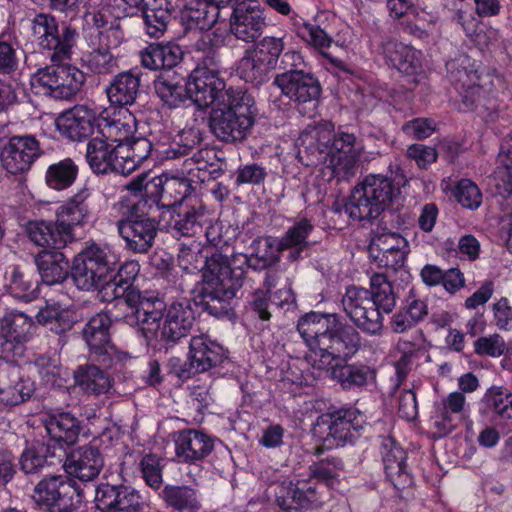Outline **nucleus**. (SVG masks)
Returning a JSON list of instances; mask_svg holds the SVG:
<instances>
[{"mask_svg": "<svg viewBox=\"0 0 512 512\" xmlns=\"http://www.w3.org/2000/svg\"><path fill=\"white\" fill-rule=\"evenodd\" d=\"M139 131L136 117L125 108L105 110L97 121L96 133L116 145L136 137Z\"/></svg>", "mask_w": 512, "mask_h": 512, "instance_id": "obj_16", "label": "nucleus"}, {"mask_svg": "<svg viewBox=\"0 0 512 512\" xmlns=\"http://www.w3.org/2000/svg\"><path fill=\"white\" fill-rule=\"evenodd\" d=\"M381 455L385 473L397 489H403L412 483L407 469L406 453L392 438H384L381 442Z\"/></svg>", "mask_w": 512, "mask_h": 512, "instance_id": "obj_29", "label": "nucleus"}, {"mask_svg": "<svg viewBox=\"0 0 512 512\" xmlns=\"http://www.w3.org/2000/svg\"><path fill=\"white\" fill-rule=\"evenodd\" d=\"M84 80L85 76L78 68L59 64L54 97L60 99L72 97L80 89Z\"/></svg>", "mask_w": 512, "mask_h": 512, "instance_id": "obj_57", "label": "nucleus"}, {"mask_svg": "<svg viewBox=\"0 0 512 512\" xmlns=\"http://www.w3.org/2000/svg\"><path fill=\"white\" fill-rule=\"evenodd\" d=\"M297 329L309 349L311 366L326 371L342 388L354 389L374 380L370 367L348 364L359 349L360 336L335 314L310 312L298 321Z\"/></svg>", "mask_w": 512, "mask_h": 512, "instance_id": "obj_1", "label": "nucleus"}, {"mask_svg": "<svg viewBox=\"0 0 512 512\" xmlns=\"http://www.w3.org/2000/svg\"><path fill=\"white\" fill-rule=\"evenodd\" d=\"M73 487L62 476H53L42 480L35 487L32 498L39 506L49 512H70Z\"/></svg>", "mask_w": 512, "mask_h": 512, "instance_id": "obj_18", "label": "nucleus"}, {"mask_svg": "<svg viewBox=\"0 0 512 512\" xmlns=\"http://www.w3.org/2000/svg\"><path fill=\"white\" fill-rule=\"evenodd\" d=\"M35 383L29 377H23L17 368L0 378V409H9L31 398Z\"/></svg>", "mask_w": 512, "mask_h": 512, "instance_id": "obj_32", "label": "nucleus"}, {"mask_svg": "<svg viewBox=\"0 0 512 512\" xmlns=\"http://www.w3.org/2000/svg\"><path fill=\"white\" fill-rule=\"evenodd\" d=\"M240 88L226 87L216 68L196 67L187 78V95L199 108L214 110Z\"/></svg>", "mask_w": 512, "mask_h": 512, "instance_id": "obj_9", "label": "nucleus"}, {"mask_svg": "<svg viewBox=\"0 0 512 512\" xmlns=\"http://www.w3.org/2000/svg\"><path fill=\"white\" fill-rule=\"evenodd\" d=\"M266 26L263 8L256 0H244L237 4L230 18V29L236 38L252 42Z\"/></svg>", "mask_w": 512, "mask_h": 512, "instance_id": "obj_15", "label": "nucleus"}, {"mask_svg": "<svg viewBox=\"0 0 512 512\" xmlns=\"http://www.w3.org/2000/svg\"><path fill=\"white\" fill-rule=\"evenodd\" d=\"M447 75L461 97L460 110L470 111L482 97L481 77L471 58L461 54L446 63Z\"/></svg>", "mask_w": 512, "mask_h": 512, "instance_id": "obj_10", "label": "nucleus"}, {"mask_svg": "<svg viewBox=\"0 0 512 512\" xmlns=\"http://www.w3.org/2000/svg\"><path fill=\"white\" fill-rule=\"evenodd\" d=\"M111 319L104 312L92 316L83 329V337L95 357H103L101 360L106 362V358L111 359L115 354V348L110 343L109 329Z\"/></svg>", "mask_w": 512, "mask_h": 512, "instance_id": "obj_28", "label": "nucleus"}, {"mask_svg": "<svg viewBox=\"0 0 512 512\" xmlns=\"http://www.w3.org/2000/svg\"><path fill=\"white\" fill-rule=\"evenodd\" d=\"M459 204L468 209H477L482 203V194L478 186L469 179H461L452 191Z\"/></svg>", "mask_w": 512, "mask_h": 512, "instance_id": "obj_62", "label": "nucleus"}, {"mask_svg": "<svg viewBox=\"0 0 512 512\" xmlns=\"http://www.w3.org/2000/svg\"><path fill=\"white\" fill-rule=\"evenodd\" d=\"M203 280L206 284V293L211 299L225 302L233 297L224 296V292L232 284L230 274L229 258L221 253H214L205 257V268Z\"/></svg>", "mask_w": 512, "mask_h": 512, "instance_id": "obj_22", "label": "nucleus"}, {"mask_svg": "<svg viewBox=\"0 0 512 512\" xmlns=\"http://www.w3.org/2000/svg\"><path fill=\"white\" fill-rule=\"evenodd\" d=\"M224 348L207 335L193 336L190 339L187 360L171 357L167 362L168 373L184 382L195 374L203 373L222 363Z\"/></svg>", "mask_w": 512, "mask_h": 512, "instance_id": "obj_7", "label": "nucleus"}, {"mask_svg": "<svg viewBox=\"0 0 512 512\" xmlns=\"http://www.w3.org/2000/svg\"><path fill=\"white\" fill-rule=\"evenodd\" d=\"M342 305L348 317L362 331L372 335L380 333L383 318L373 307L369 290L356 286L347 288Z\"/></svg>", "mask_w": 512, "mask_h": 512, "instance_id": "obj_12", "label": "nucleus"}, {"mask_svg": "<svg viewBox=\"0 0 512 512\" xmlns=\"http://www.w3.org/2000/svg\"><path fill=\"white\" fill-rule=\"evenodd\" d=\"M40 155V144L35 137L13 136L1 148L0 162L8 173L22 174L31 168Z\"/></svg>", "mask_w": 512, "mask_h": 512, "instance_id": "obj_13", "label": "nucleus"}, {"mask_svg": "<svg viewBox=\"0 0 512 512\" xmlns=\"http://www.w3.org/2000/svg\"><path fill=\"white\" fill-rule=\"evenodd\" d=\"M95 501L103 512H136L140 496L130 487L103 484L96 490Z\"/></svg>", "mask_w": 512, "mask_h": 512, "instance_id": "obj_24", "label": "nucleus"}, {"mask_svg": "<svg viewBox=\"0 0 512 512\" xmlns=\"http://www.w3.org/2000/svg\"><path fill=\"white\" fill-rule=\"evenodd\" d=\"M297 33L299 37L305 41L309 46H312L321 54L326 57L333 65L336 67L341 66V61L338 59L332 58L330 55L325 53V50L328 49L332 42V36L325 31V29L321 28L317 24H313L310 22H303L298 25Z\"/></svg>", "mask_w": 512, "mask_h": 512, "instance_id": "obj_52", "label": "nucleus"}, {"mask_svg": "<svg viewBox=\"0 0 512 512\" xmlns=\"http://www.w3.org/2000/svg\"><path fill=\"white\" fill-rule=\"evenodd\" d=\"M33 367L43 384L50 387H62L70 376L69 371L59 364L56 357L39 356L35 359Z\"/></svg>", "mask_w": 512, "mask_h": 512, "instance_id": "obj_54", "label": "nucleus"}, {"mask_svg": "<svg viewBox=\"0 0 512 512\" xmlns=\"http://www.w3.org/2000/svg\"><path fill=\"white\" fill-rule=\"evenodd\" d=\"M152 143L142 132L123 144L116 145L114 171L128 175L140 167L150 156Z\"/></svg>", "mask_w": 512, "mask_h": 512, "instance_id": "obj_23", "label": "nucleus"}, {"mask_svg": "<svg viewBox=\"0 0 512 512\" xmlns=\"http://www.w3.org/2000/svg\"><path fill=\"white\" fill-rule=\"evenodd\" d=\"M42 423L50 439L60 445H73L80 434V421L70 412L46 411Z\"/></svg>", "mask_w": 512, "mask_h": 512, "instance_id": "obj_30", "label": "nucleus"}, {"mask_svg": "<svg viewBox=\"0 0 512 512\" xmlns=\"http://www.w3.org/2000/svg\"><path fill=\"white\" fill-rule=\"evenodd\" d=\"M98 119L99 116L94 109L86 105H77L57 117L56 127L68 139L81 141L96 135Z\"/></svg>", "mask_w": 512, "mask_h": 512, "instance_id": "obj_17", "label": "nucleus"}, {"mask_svg": "<svg viewBox=\"0 0 512 512\" xmlns=\"http://www.w3.org/2000/svg\"><path fill=\"white\" fill-rule=\"evenodd\" d=\"M201 141L202 134L200 129L196 127H185L178 135V140L167 150V157L177 158L186 155L191 149L198 146Z\"/></svg>", "mask_w": 512, "mask_h": 512, "instance_id": "obj_61", "label": "nucleus"}, {"mask_svg": "<svg viewBox=\"0 0 512 512\" xmlns=\"http://www.w3.org/2000/svg\"><path fill=\"white\" fill-rule=\"evenodd\" d=\"M86 158L95 173L104 174L109 170L114 171L116 145L113 146L111 142L96 133L88 142Z\"/></svg>", "mask_w": 512, "mask_h": 512, "instance_id": "obj_40", "label": "nucleus"}, {"mask_svg": "<svg viewBox=\"0 0 512 512\" xmlns=\"http://www.w3.org/2000/svg\"><path fill=\"white\" fill-rule=\"evenodd\" d=\"M97 290H99L100 297L105 302L116 301L117 305H126L131 309V314H127V322L131 325L135 324L138 319V310L140 308V301L149 298L150 293H141L131 286L125 285L120 282L118 278L111 277L106 283H103Z\"/></svg>", "mask_w": 512, "mask_h": 512, "instance_id": "obj_27", "label": "nucleus"}, {"mask_svg": "<svg viewBox=\"0 0 512 512\" xmlns=\"http://www.w3.org/2000/svg\"><path fill=\"white\" fill-rule=\"evenodd\" d=\"M343 467L339 460L331 459L321 461L312 468L311 475L317 481L326 484L329 488H335L339 483Z\"/></svg>", "mask_w": 512, "mask_h": 512, "instance_id": "obj_63", "label": "nucleus"}, {"mask_svg": "<svg viewBox=\"0 0 512 512\" xmlns=\"http://www.w3.org/2000/svg\"><path fill=\"white\" fill-rule=\"evenodd\" d=\"M370 295L375 307L380 315L390 313L396 305V298L391 283L386 276L381 273H375L370 278Z\"/></svg>", "mask_w": 512, "mask_h": 512, "instance_id": "obj_53", "label": "nucleus"}, {"mask_svg": "<svg viewBox=\"0 0 512 512\" xmlns=\"http://www.w3.org/2000/svg\"><path fill=\"white\" fill-rule=\"evenodd\" d=\"M272 68L254 50L247 51L239 61L237 73L245 82L261 84L266 81Z\"/></svg>", "mask_w": 512, "mask_h": 512, "instance_id": "obj_50", "label": "nucleus"}, {"mask_svg": "<svg viewBox=\"0 0 512 512\" xmlns=\"http://www.w3.org/2000/svg\"><path fill=\"white\" fill-rule=\"evenodd\" d=\"M26 232L29 239L40 247L62 249L69 244L66 232L61 231L57 222L34 220L28 222Z\"/></svg>", "mask_w": 512, "mask_h": 512, "instance_id": "obj_38", "label": "nucleus"}, {"mask_svg": "<svg viewBox=\"0 0 512 512\" xmlns=\"http://www.w3.org/2000/svg\"><path fill=\"white\" fill-rule=\"evenodd\" d=\"M6 287L14 298L25 302L33 300L38 294L36 283L26 279L17 267H11L7 271Z\"/></svg>", "mask_w": 512, "mask_h": 512, "instance_id": "obj_58", "label": "nucleus"}, {"mask_svg": "<svg viewBox=\"0 0 512 512\" xmlns=\"http://www.w3.org/2000/svg\"><path fill=\"white\" fill-rule=\"evenodd\" d=\"M252 248V268L261 270L275 264L279 258L283 247L277 238L267 236L255 239L251 245Z\"/></svg>", "mask_w": 512, "mask_h": 512, "instance_id": "obj_46", "label": "nucleus"}, {"mask_svg": "<svg viewBox=\"0 0 512 512\" xmlns=\"http://www.w3.org/2000/svg\"><path fill=\"white\" fill-rule=\"evenodd\" d=\"M36 318L40 324L49 326L50 330L58 334L71 329L77 321V315L74 310L62 307L57 303L47 304L41 308Z\"/></svg>", "mask_w": 512, "mask_h": 512, "instance_id": "obj_44", "label": "nucleus"}, {"mask_svg": "<svg viewBox=\"0 0 512 512\" xmlns=\"http://www.w3.org/2000/svg\"><path fill=\"white\" fill-rule=\"evenodd\" d=\"M354 412L340 410L330 414H324L317 420L316 432L325 433L324 443L328 447L343 446L356 437V428L352 424Z\"/></svg>", "mask_w": 512, "mask_h": 512, "instance_id": "obj_20", "label": "nucleus"}, {"mask_svg": "<svg viewBox=\"0 0 512 512\" xmlns=\"http://www.w3.org/2000/svg\"><path fill=\"white\" fill-rule=\"evenodd\" d=\"M479 405V413L487 421L512 419V392L503 386L490 387Z\"/></svg>", "mask_w": 512, "mask_h": 512, "instance_id": "obj_34", "label": "nucleus"}, {"mask_svg": "<svg viewBox=\"0 0 512 512\" xmlns=\"http://www.w3.org/2000/svg\"><path fill=\"white\" fill-rule=\"evenodd\" d=\"M139 87L140 78L137 74L130 71L119 73L106 88L108 100L112 105L120 108L132 105L136 100Z\"/></svg>", "mask_w": 512, "mask_h": 512, "instance_id": "obj_39", "label": "nucleus"}, {"mask_svg": "<svg viewBox=\"0 0 512 512\" xmlns=\"http://www.w3.org/2000/svg\"><path fill=\"white\" fill-rule=\"evenodd\" d=\"M202 214L193 209L179 212L177 215H171L170 227L175 236H187L196 232L199 218Z\"/></svg>", "mask_w": 512, "mask_h": 512, "instance_id": "obj_64", "label": "nucleus"}, {"mask_svg": "<svg viewBox=\"0 0 512 512\" xmlns=\"http://www.w3.org/2000/svg\"><path fill=\"white\" fill-rule=\"evenodd\" d=\"M466 397L461 392H451L443 399L440 409L432 419L434 434L443 437L452 432L466 416Z\"/></svg>", "mask_w": 512, "mask_h": 512, "instance_id": "obj_33", "label": "nucleus"}, {"mask_svg": "<svg viewBox=\"0 0 512 512\" xmlns=\"http://www.w3.org/2000/svg\"><path fill=\"white\" fill-rule=\"evenodd\" d=\"M118 261L110 246L93 243L74 258L71 267L73 282L80 290H97L113 277Z\"/></svg>", "mask_w": 512, "mask_h": 512, "instance_id": "obj_6", "label": "nucleus"}, {"mask_svg": "<svg viewBox=\"0 0 512 512\" xmlns=\"http://www.w3.org/2000/svg\"><path fill=\"white\" fill-rule=\"evenodd\" d=\"M140 304L135 324L148 344L157 341L176 343L189 333L194 317L188 301H176L165 306L162 299L151 294Z\"/></svg>", "mask_w": 512, "mask_h": 512, "instance_id": "obj_3", "label": "nucleus"}, {"mask_svg": "<svg viewBox=\"0 0 512 512\" xmlns=\"http://www.w3.org/2000/svg\"><path fill=\"white\" fill-rule=\"evenodd\" d=\"M156 94L170 107H175L188 97L187 80L175 73H162L154 83Z\"/></svg>", "mask_w": 512, "mask_h": 512, "instance_id": "obj_42", "label": "nucleus"}, {"mask_svg": "<svg viewBox=\"0 0 512 512\" xmlns=\"http://www.w3.org/2000/svg\"><path fill=\"white\" fill-rule=\"evenodd\" d=\"M161 496L168 506L179 512H198L201 507L196 490L189 486H166Z\"/></svg>", "mask_w": 512, "mask_h": 512, "instance_id": "obj_47", "label": "nucleus"}, {"mask_svg": "<svg viewBox=\"0 0 512 512\" xmlns=\"http://www.w3.org/2000/svg\"><path fill=\"white\" fill-rule=\"evenodd\" d=\"M35 263L42 281L47 285L61 283L67 276L68 262L61 252L44 250L36 256Z\"/></svg>", "mask_w": 512, "mask_h": 512, "instance_id": "obj_41", "label": "nucleus"}, {"mask_svg": "<svg viewBox=\"0 0 512 512\" xmlns=\"http://www.w3.org/2000/svg\"><path fill=\"white\" fill-rule=\"evenodd\" d=\"M314 226L308 219H301L290 227L286 233L279 239L280 246L286 249H293L290 254L292 260H296L307 246V238L313 231Z\"/></svg>", "mask_w": 512, "mask_h": 512, "instance_id": "obj_55", "label": "nucleus"}, {"mask_svg": "<svg viewBox=\"0 0 512 512\" xmlns=\"http://www.w3.org/2000/svg\"><path fill=\"white\" fill-rule=\"evenodd\" d=\"M399 195L400 189L391 178L370 174L353 189L345 211L353 220H370L393 206Z\"/></svg>", "mask_w": 512, "mask_h": 512, "instance_id": "obj_5", "label": "nucleus"}, {"mask_svg": "<svg viewBox=\"0 0 512 512\" xmlns=\"http://www.w3.org/2000/svg\"><path fill=\"white\" fill-rule=\"evenodd\" d=\"M256 113L254 98L247 91L239 89L229 100L211 111V131L224 142L242 141L253 127Z\"/></svg>", "mask_w": 512, "mask_h": 512, "instance_id": "obj_4", "label": "nucleus"}, {"mask_svg": "<svg viewBox=\"0 0 512 512\" xmlns=\"http://www.w3.org/2000/svg\"><path fill=\"white\" fill-rule=\"evenodd\" d=\"M31 317L17 310H8L0 317V347L7 359L21 357L32 335Z\"/></svg>", "mask_w": 512, "mask_h": 512, "instance_id": "obj_11", "label": "nucleus"}, {"mask_svg": "<svg viewBox=\"0 0 512 512\" xmlns=\"http://www.w3.org/2000/svg\"><path fill=\"white\" fill-rule=\"evenodd\" d=\"M89 193L82 190L63 202L55 211L56 222L61 231L66 232L69 243L75 240V229L83 227L89 219V209L85 203Z\"/></svg>", "mask_w": 512, "mask_h": 512, "instance_id": "obj_21", "label": "nucleus"}, {"mask_svg": "<svg viewBox=\"0 0 512 512\" xmlns=\"http://www.w3.org/2000/svg\"><path fill=\"white\" fill-rule=\"evenodd\" d=\"M77 174V165L72 159L65 158L47 168L45 182L51 189L61 191L75 182Z\"/></svg>", "mask_w": 512, "mask_h": 512, "instance_id": "obj_51", "label": "nucleus"}, {"mask_svg": "<svg viewBox=\"0 0 512 512\" xmlns=\"http://www.w3.org/2000/svg\"><path fill=\"white\" fill-rule=\"evenodd\" d=\"M437 20L438 18L435 15L425 10L414 8L411 11L410 18L404 23V29L415 37L425 38L431 33Z\"/></svg>", "mask_w": 512, "mask_h": 512, "instance_id": "obj_59", "label": "nucleus"}, {"mask_svg": "<svg viewBox=\"0 0 512 512\" xmlns=\"http://www.w3.org/2000/svg\"><path fill=\"white\" fill-rule=\"evenodd\" d=\"M31 31L38 46L49 51L53 63H62L70 59L78 38L76 29L65 26L59 34L56 19L49 14L41 13L31 21Z\"/></svg>", "mask_w": 512, "mask_h": 512, "instance_id": "obj_8", "label": "nucleus"}, {"mask_svg": "<svg viewBox=\"0 0 512 512\" xmlns=\"http://www.w3.org/2000/svg\"><path fill=\"white\" fill-rule=\"evenodd\" d=\"M214 441L200 430L188 429L178 433L175 439L176 456L182 461L193 463L211 453Z\"/></svg>", "mask_w": 512, "mask_h": 512, "instance_id": "obj_31", "label": "nucleus"}, {"mask_svg": "<svg viewBox=\"0 0 512 512\" xmlns=\"http://www.w3.org/2000/svg\"><path fill=\"white\" fill-rule=\"evenodd\" d=\"M145 30L151 37H160L170 19L168 0H147L143 11Z\"/></svg>", "mask_w": 512, "mask_h": 512, "instance_id": "obj_45", "label": "nucleus"}, {"mask_svg": "<svg viewBox=\"0 0 512 512\" xmlns=\"http://www.w3.org/2000/svg\"><path fill=\"white\" fill-rule=\"evenodd\" d=\"M103 466L102 454L91 445L79 447L64 462L67 474L81 481H91L96 478Z\"/></svg>", "mask_w": 512, "mask_h": 512, "instance_id": "obj_25", "label": "nucleus"}, {"mask_svg": "<svg viewBox=\"0 0 512 512\" xmlns=\"http://www.w3.org/2000/svg\"><path fill=\"white\" fill-rule=\"evenodd\" d=\"M181 47L175 43L149 45L141 52V62L150 70L171 69L182 59Z\"/></svg>", "mask_w": 512, "mask_h": 512, "instance_id": "obj_37", "label": "nucleus"}, {"mask_svg": "<svg viewBox=\"0 0 512 512\" xmlns=\"http://www.w3.org/2000/svg\"><path fill=\"white\" fill-rule=\"evenodd\" d=\"M274 83L286 97L298 103L317 100L321 93L318 80L302 70L282 73L275 78Z\"/></svg>", "mask_w": 512, "mask_h": 512, "instance_id": "obj_19", "label": "nucleus"}, {"mask_svg": "<svg viewBox=\"0 0 512 512\" xmlns=\"http://www.w3.org/2000/svg\"><path fill=\"white\" fill-rule=\"evenodd\" d=\"M183 16L200 30H210L219 18V11L208 0H188L184 3Z\"/></svg>", "mask_w": 512, "mask_h": 512, "instance_id": "obj_48", "label": "nucleus"}, {"mask_svg": "<svg viewBox=\"0 0 512 512\" xmlns=\"http://www.w3.org/2000/svg\"><path fill=\"white\" fill-rule=\"evenodd\" d=\"M297 482H283L277 487L276 498L279 506L285 511L307 510L317 506L319 501L315 488L307 487Z\"/></svg>", "mask_w": 512, "mask_h": 512, "instance_id": "obj_35", "label": "nucleus"}, {"mask_svg": "<svg viewBox=\"0 0 512 512\" xmlns=\"http://www.w3.org/2000/svg\"><path fill=\"white\" fill-rule=\"evenodd\" d=\"M298 143L312 154H324L331 175L339 179H348L354 175L356 164L364 153L362 142L353 133L343 129L334 132V125L329 121L308 126L301 133Z\"/></svg>", "mask_w": 512, "mask_h": 512, "instance_id": "obj_2", "label": "nucleus"}, {"mask_svg": "<svg viewBox=\"0 0 512 512\" xmlns=\"http://www.w3.org/2000/svg\"><path fill=\"white\" fill-rule=\"evenodd\" d=\"M118 231L130 250L144 253L153 245L157 223L151 218H131L119 222Z\"/></svg>", "mask_w": 512, "mask_h": 512, "instance_id": "obj_26", "label": "nucleus"}, {"mask_svg": "<svg viewBox=\"0 0 512 512\" xmlns=\"http://www.w3.org/2000/svg\"><path fill=\"white\" fill-rule=\"evenodd\" d=\"M368 251L378 266L397 269L404 265L410 246L400 233L383 230L372 238Z\"/></svg>", "mask_w": 512, "mask_h": 512, "instance_id": "obj_14", "label": "nucleus"}, {"mask_svg": "<svg viewBox=\"0 0 512 512\" xmlns=\"http://www.w3.org/2000/svg\"><path fill=\"white\" fill-rule=\"evenodd\" d=\"M232 284L224 292L226 297H235L243 285L244 274L247 268H252V257L243 253H236L229 259Z\"/></svg>", "mask_w": 512, "mask_h": 512, "instance_id": "obj_60", "label": "nucleus"}, {"mask_svg": "<svg viewBox=\"0 0 512 512\" xmlns=\"http://www.w3.org/2000/svg\"><path fill=\"white\" fill-rule=\"evenodd\" d=\"M427 314V303L414 296H409L403 307L392 317V329L396 333H403L422 321Z\"/></svg>", "mask_w": 512, "mask_h": 512, "instance_id": "obj_43", "label": "nucleus"}, {"mask_svg": "<svg viewBox=\"0 0 512 512\" xmlns=\"http://www.w3.org/2000/svg\"><path fill=\"white\" fill-rule=\"evenodd\" d=\"M76 383L82 391L90 395L107 393L112 386L110 376L96 366H88L76 376Z\"/></svg>", "mask_w": 512, "mask_h": 512, "instance_id": "obj_56", "label": "nucleus"}, {"mask_svg": "<svg viewBox=\"0 0 512 512\" xmlns=\"http://www.w3.org/2000/svg\"><path fill=\"white\" fill-rule=\"evenodd\" d=\"M383 54L401 73L416 75L422 68V53L413 47L388 40L383 44Z\"/></svg>", "mask_w": 512, "mask_h": 512, "instance_id": "obj_36", "label": "nucleus"}, {"mask_svg": "<svg viewBox=\"0 0 512 512\" xmlns=\"http://www.w3.org/2000/svg\"><path fill=\"white\" fill-rule=\"evenodd\" d=\"M107 0H86L84 7V25L88 29H96L99 34H103V30L117 17V11L112 5L104 4Z\"/></svg>", "mask_w": 512, "mask_h": 512, "instance_id": "obj_49", "label": "nucleus"}]
</instances>
